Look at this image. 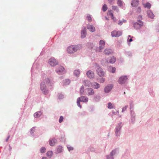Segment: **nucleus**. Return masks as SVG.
Masks as SVG:
<instances>
[{"label":"nucleus","mask_w":159,"mask_h":159,"mask_svg":"<svg viewBox=\"0 0 159 159\" xmlns=\"http://www.w3.org/2000/svg\"><path fill=\"white\" fill-rule=\"evenodd\" d=\"M65 82L64 83L65 85L69 84L70 82V80L68 79H66L65 80Z\"/></svg>","instance_id":"nucleus-36"},{"label":"nucleus","mask_w":159,"mask_h":159,"mask_svg":"<svg viewBox=\"0 0 159 159\" xmlns=\"http://www.w3.org/2000/svg\"><path fill=\"white\" fill-rule=\"evenodd\" d=\"M42 159H47V158L46 157H43V158H42Z\"/></svg>","instance_id":"nucleus-49"},{"label":"nucleus","mask_w":159,"mask_h":159,"mask_svg":"<svg viewBox=\"0 0 159 159\" xmlns=\"http://www.w3.org/2000/svg\"><path fill=\"white\" fill-rule=\"evenodd\" d=\"M46 148L45 147H42L40 149V152L41 153H44L45 152Z\"/></svg>","instance_id":"nucleus-34"},{"label":"nucleus","mask_w":159,"mask_h":159,"mask_svg":"<svg viewBox=\"0 0 159 159\" xmlns=\"http://www.w3.org/2000/svg\"><path fill=\"white\" fill-rule=\"evenodd\" d=\"M88 98L87 97L85 96H81L80 97L78 98L77 99V105L80 108H81V106L80 104V102H88Z\"/></svg>","instance_id":"nucleus-3"},{"label":"nucleus","mask_w":159,"mask_h":159,"mask_svg":"<svg viewBox=\"0 0 159 159\" xmlns=\"http://www.w3.org/2000/svg\"><path fill=\"white\" fill-rule=\"evenodd\" d=\"M58 97L59 99H61L63 98V95L61 94H59Z\"/></svg>","instance_id":"nucleus-43"},{"label":"nucleus","mask_w":159,"mask_h":159,"mask_svg":"<svg viewBox=\"0 0 159 159\" xmlns=\"http://www.w3.org/2000/svg\"><path fill=\"white\" fill-rule=\"evenodd\" d=\"M41 115L42 113L40 111H38L34 114V116L35 117L37 118L39 117Z\"/></svg>","instance_id":"nucleus-22"},{"label":"nucleus","mask_w":159,"mask_h":159,"mask_svg":"<svg viewBox=\"0 0 159 159\" xmlns=\"http://www.w3.org/2000/svg\"><path fill=\"white\" fill-rule=\"evenodd\" d=\"M128 41L130 42H131L133 41L132 38H130V39H129V38L128 39Z\"/></svg>","instance_id":"nucleus-48"},{"label":"nucleus","mask_w":159,"mask_h":159,"mask_svg":"<svg viewBox=\"0 0 159 159\" xmlns=\"http://www.w3.org/2000/svg\"><path fill=\"white\" fill-rule=\"evenodd\" d=\"M63 120V117L62 116H61L59 120V122L60 123L62 122Z\"/></svg>","instance_id":"nucleus-38"},{"label":"nucleus","mask_w":159,"mask_h":159,"mask_svg":"<svg viewBox=\"0 0 159 159\" xmlns=\"http://www.w3.org/2000/svg\"><path fill=\"white\" fill-rule=\"evenodd\" d=\"M112 87L113 85L111 84L107 86L104 89L105 92L106 93H109L112 89Z\"/></svg>","instance_id":"nucleus-14"},{"label":"nucleus","mask_w":159,"mask_h":159,"mask_svg":"<svg viewBox=\"0 0 159 159\" xmlns=\"http://www.w3.org/2000/svg\"><path fill=\"white\" fill-rule=\"evenodd\" d=\"M138 12L140 13L141 11V9L140 7H139L137 10Z\"/></svg>","instance_id":"nucleus-45"},{"label":"nucleus","mask_w":159,"mask_h":159,"mask_svg":"<svg viewBox=\"0 0 159 159\" xmlns=\"http://www.w3.org/2000/svg\"><path fill=\"white\" fill-rule=\"evenodd\" d=\"M52 151H49L47 152V156L51 157L52 155Z\"/></svg>","instance_id":"nucleus-27"},{"label":"nucleus","mask_w":159,"mask_h":159,"mask_svg":"<svg viewBox=\"0 0 159 159\" xmlns=\"http://www.w3.org/2000/svg\"><path fill=\"white\" fill-rule=\"evenodd\" d=\"M109 2L111 4H112L114 2V0H108Z\"/></svg>","instance_id":"nucleus-40"},{"label":"nucleus","mask_w":159,"mask_h":159,"mask_svg":"<svg viewBox=\"0 0 159 159\" xmlns=\"http://www.w3.org/2000/svg\"><path fill=\"white\" fill-rule=\"evenodd\" d=\"M87 29L89 30V31L91 32H94L95 31V28L93 25H88L87 26Z\"/></svg>","instance_id":"nucleus-16"},{"label":"nucleus","mask_w":159,"mask_h":159,"mask_svg":"<svg viewBox=\"0 0 159 159\" xmlns=\"http://www.w3.org/2000/svg\"><path fill=\"white\" fill-rule=\"evenodd\" d=\"M48 63L51 66H54L58 64V61L53 57L49 59Z\"/></svg>","instance_id":"nucleus-6"},{"label":"nucleus","mask_w":159,"mask_h":159,"mask_svg":"<svg viewBox=\"0 0 159 159\" xmlns=\"http://www.w3.org/2000/svg\"><path fill=\"white\" fill-rule=\"evenodd\" d=\"M84 83L85 86H89L90 84H91V86L94 89H97L100 87L99 84L96 82H93L91 83L89 81L86 80L84 81Z\"/></svg>","instance_id":"nucleus-2"},{"label":"nucleus","mask_w":159,"mask_h":159,"mask_svg":"<svg viewBox=\"0 0 159 159\" xmlns=\"http://www.w3.org/2000/svg\"><path fill=\"white\" fill-rule=\"evenodd\" d=\"M116 58L112 56L111 57L109 60V62L112 64L116 62ZM107 62H108V61H107Z\"/></svg>","instance_id":"nucleus-21"},{"label":"nucleus","mask_w":159,"mask_h":159,"mask_svg":"<svg viewBox=\"0 0 159 159\" xmlns=\"http://www.w3.org/2000/svg\"><path fill=\"white\" fill-rule=\"evenodd\" d=\"M86 29L85 28H84L82 30L81 32V38H84L85 37L86 35Z\"/></svg>","instance_id":"nucleus-15"},{"label":"nucleus","mask_w":159,"mask_h":159,"mask_svg":"<svg viewBox=\"0 0 159 159\" xmlns=\"http://www.w3.org/2000/svg\"><path fill=\"white\" fill-rule=\"evenodd\" d=\"M139 3L138 0H133L132 1L131 5L133 7H136L139 4Z\"/></svg>","instance_id":"nucleus-19"},{"label":"nucleus","mask_w":159,"mask_h":159,"mask_svg":"<svg viewBox=\"0 0 159 159\" xmlns=\"http://www.w3.org/2000/svg\"><path fill=\"white\" fill-rule=\"evenodd\" d=\"M84 92V86H82L80 89V94H82Z\"/></svg>","instance_id":"nucleus-30"},{"label":"nucleus","mask_w":159,"mask_h":159,"mask_svg":"<svg viewBox=\"0 0 159 159\" xmlns=\"http://www.w3.org/2000/svg\"><path fill=\"white\" fill-rule=\"evenodd\" d=\"M116 152L115 150L112 151L111 153V155L112 157L114 154H115Z\"/></svg>","instance_id":"nucleus-39"},{"label":"nucleus","mask_w":159,"mask_h":159,"mask_svg":"<svg viewBox=\"0 0 159 159\" xmlns=\"http://www.w3.org/2000/svg\"><path fill=\"white\" fill-rule=\"evenodd\" d=\"M104 52L106 55H109L112 53V51L110 49L106 48L104 50Z\"/></svg>","instance_id":"nucleus-17"},{"label":"nucleus","mask_w":159,"mask_h":159,"mask_svg":"<svg viewBox=\"0 0 159 159\" xmlns=\"http://www.w3.org/2000/svg\"><path fill=\"white\" fill-rule=\"evenodd\" d=\"M117 4L120 6H121L122 4V2L120 0H118L117 1Z\"/></svg>","instance_id":"nucleus-37"},{"label":"nucleus","mask_w":159,"mask_h":159,"mask_svg":"<svg viewBox=\"0 0 159 159\" xmlns=\"http://www.w3.org/2000/svg\"><path fill=\"white\" fill-rule=\"evenodd\" d=\"M118 131H117V130H116V134L117 133H118Z\"/></svg>","instance_id":"nucleus-51"},{"label":"nucleus","mask_w":159,"mask_h":159,"mask_svg":"<svg viewBox=\"0 0 159 159\" xmlns=\"http://www.w3.org/2000/svg\"><path fill=\"white\" fill-rule=\"evenodd\" d=\"M107 159H109L108 158V157H107Z\"/></svg>","instance_id":"nucleus-54"},{"label":"nucleus","mask_w":159,"mask_h":159,"mask_svg":"<svg viewBox=\"0 0 159 159\" xmlns=\"http://www.w3.org/2000/svg\"><path fill=\"white\" fill-rule=\"evenodd\" d=\"M97 74L100 77H102L105 75V72L103 70L102 68L98 67L96 70Z\"/></svg>","instance_id":"nucleus-8"},{"label":"nucleus","mask_w":159,"mask_h":159,"mask_svg":"<svg viewBox=\"0 0 159 159\" xmlns=\"http://www.w3.org/2000/svg\"><path fill=\"white\" fill-rule=\"evenodd\" d=\"M57 142V140L55 139H52L49 140V143L50 146H54L56 143Z\"/></svg>","instance_id":"nucleus-20"},{"label":"nucleus","mask_w":159,"mask_h":159,"mask_svg":"<svg viewBox=\"0 0 159 159\" xmlns=\"http://www.w3.org/2000/svg\"><path fill=\"white\" fill-rule=\"evenodd\" d=\"M122 34V33L120 31L114 30L111 33V35L112 37H119Z\"/></svg>","instance_id":"nucleus-10"},{"label":"nucleus","mask_w":159,"mask_h":159,"mask_svg":"<svg viewBox=\"0 0 159 159\" xmlns=\"http://www.w3.org/2000/svg\"><path fill=\"white\" fill-rule=\"evenodd\" d=\"M105 45V42L103 40H101L99 42V47L97 49L98 52H101L102 50L104 48Z\"/></svg>","instance_id":"nucleus-7"},{"label":"nucleus","mask_w":159,"mask_h":159,"mask_svg":"<svg viewBox=\"0 0 159 159\" xmlns=\"http://www.w3.org/2000/svg\"><path fill=\"white\" fill-rule=\"evenodd\" d=\"M87 20L89 22H90L92 21V18L90 16L88 15L87 16Z\"/></svg>","instance_id":"nucleus-35"},{"label":"nucleus","mask_w":159,"mask_h":159,"mask_svg":"<svg viewBox=\"0 0 159 159\" xmlns=\"http://www.w3.org/2000/svg\"><path fill=\"white\" fill-rule=\"evenodd\" d=\"M107 7L106 4H104L103 5L102 7V11L105 12L107 10Z\"/></svg>","instance_id":"nucleus-28"},{"label":"nucleus","mask_w":159,"mask_h":159,"mask_svg":"<svg viewBox=\"0 0 159 159\" xmlns=\"http://www.w3.org/2000/svg\"><path fill=\"white\" fill-rule=\"evenodd\" d=\"M143 23L141 20H138V21L134 24V27L136 29L140 28L143 26Z\"/></svg>","instance_id":"nucleus-5"},{"label":"nucleus","mask_w":159,"mask_h":159,"mask_svg":"<svg viewBox=\"0 0 159 159\" xmlns=\"http://www.w3.org/2000/svg\"><path fill=\"white\" fill-rule=\"evenodd\" d=\"M138 19H139V20H140L142 19V16H139L138 17Z\"/></svg>","instance_id":"nucleus-47"},{"label":"nucleus","mask_w":159,"mask_h":159,"mask_svg":"<svg viewBox=\"0 0 159 159\" xmlns=\"http://www.w3.org/2000/svg\"><path fill=\"white\" fill-rule=\"evenodd\" d=\"M47 84H50L51 85V84L50 83V80L48 78H46L44 81L41 83L40 84V89L43 92V93L44 94H46L48 93V90L47 89L45 85V82Z\"/></svg>","instance_id":"nucleus-1"},{"label":"nucleus","mask_w":159,"mask_h":159,"mask_svg":"<svg viewBox=\"0 0 159 159\" xmlns=\"http://www.w3.org/2000/svg\"><path fill=\"white\" fill-rule=\"evenodd\" d=\"M127 106H126L124 107H123L122 110V112H123L124 111H125L127 109Z\"/></svg>","instance_id":"nucleus-44"},{"label":"nucleus","mask_w":159,"mask_h":159,"mask_svg":"<svg viewBox=\"0 0 159 159\" xmlns=\"http://www.w3.org/2000/svg\"><path fill=\"white\" fill-rule=\"evenodd\" d=\"M80 73V71L79 70H75L74 72V75L77 77L79 76Z\"/></svg>","instance_id":"nucleus-23"},{"label":"nucleus","mask_w":159,"mask_h":159,"mask_svg":"<svg viewBox=\"0 0 159 159\" xmlns=\"http://www.w3.org/2000/svg\"><path fill=\"white\" fill-rule=\"evenodd\" d=\"M109 70L112 73H114L116 70V68L115 67H109Z\"/></svg>","instance_id":"nucleus-25"},{"label":"nucleus","mask_w":159,"mask_h":159,"mask_svg":"<svg viewBox=\"0 0 159 159\" xmlns=\"http://www.w3.org/2000/svg\"><path fill=\"white\" fill-rule=\"evenodd\" d=\"M62 147L61 146H59L57 148L58 153H60L62 152Z\"/></svg>","instance_id":"nucleus-29"},{"label":"nucleus","mask_w":159,"mask_h":159,"mask_svg":"<svg viewBox=\"0 0 159 159\" xmlns=\"http://www.w3.org/2000/svg\"><path fill=\"white\" fill-rule=\"evenodd\" d=\"M108 108L109 109H112L113 108V106L112 105L111 103L109 102L108 103Z\"/></svg>","instance_id":"nucleus-31"},{"label":"nucleus","mask_w":159,"mask_h":159,"mask_svg":"<svg viewBox=\"0 0 159 159\" xmlns=\"http://www.w3.org/2000/svg\"><path fill=\"white\" fill-rule=\"evenodd\" d=\"M126 21V20H120L118 23V24L120 25H121L123 23L125 22Z\"/></svg>","instance_id":"nucleus-33"},{"label":"nucleus","mask_w":159,"mask_h":159,"mask_svg":"<svg viewBox=\"0 0 159 159\" xmlns=\"http://www.w3.org/2000/svg\"><path fill=\"white\" fill-rule=\"evenodd\" d=\"M56 71L57 73L60 74L63 72L64 68L63 66H59L57 68Z\"/></svg>","instance_id":"nucleus-12"},{"label":"nucleus","mask_w":159,"mask_h":159,"mask_svg":"<svg viewBox=\"0 0 159 159\" xmlns=\"http://www.w3.org/2000/svg\"><path fill=\"white\" fill-rule=\"evenodd\" d=\"M86 75L90 79H93L94 77V72L91 70H89L87 71Z\"/></svg>","instance_id":"nucleus-11"},{"label":"nucleus","mask_w":159,"mask_h":159,"mask_svg":"<svg viewBox=\"0 0 159 159\" xmlns=\"http://www.w3.org/2000/svg\"><path fill=\"white\" fill-rule=\"evenodd\" d=\"M127 78L126 76H122L120 77L118 81V83L120 84H124L127 80Z\"/></svg>","instance_id":"nucleus-9"},{"label":"nucleus","mask_w":159,"mask_h":159,"mask_svg":"<svg viewBox=\"0 0 159 159\" xmlns=\"http://www.w3.org/2000/svg\"><path fill=\"white\" fill-rule=\"evenodd\" d=\"M148 16L150 18H153L154 17V15L153 13L150 11L148 10L147 11Z\"/></svg>","instance_id":"nucleus-18"},{"label":"nucleus","mask_w":159,"mask_h":159,"mask_svg":"<svg viewBox=\"0 0 159 159\" xmlns=\"http://www.w3.org/2000/svg\"><path fill=\"white\" fill-rule=\"evenodd\" d=\"M78 49V47L77 46L71 45L68 48L67 52L68 53L71 54L76 51Z\"/></svg>","instance_id":"nucleus-4"},{"label":"nucleus","mask_w":159,"mask_h":159,"mask_svg":"<svg viewBox=\"0 0 159 159\" xmlns=\"http://www.w3.org/2000/svg\"><path fill=\"white\" fill-rule=\"evenodd\" d=\"M67 148L69 151L73 149V148L71 147H67Z\"/></svg>","instance_id":"nucleus-42"},{"label":"nucleus","mask_w":159,"mask_h":159,"mask_svg":"<svg viewBox=\"0 0 159 159\" xmlns=\"http://www.w3.org/2000/svg\"><path fill=\"white\" fill-rule=\"evenodd\" d=\"M105 18L107 20H108L109 19L106 17H105Z\"/></svg>","instance_id":"nucleus-50"},{"label":"nucleus","mask_w":159,"mask_h":159,"mask_svg":"<svg viewBox=\"0 0 159 159\" xmlns=\"http://www.w3.org/2000/svg\"><path fill=\"white\" fill-rule=\"evenodd\" d=\"M86 91H87V94L89 96L93 95L94 94V91L93 89L91 88H88L86 89Z\"/></svg>","instance_id":"nucleus-13"},{"label":"nucleus","mask_w":159,"mask_h":159,"mask_svg":"<svg viewBox=\"0 0 159 159\" xmlns=\"http://www.w3.org/2000/svg\"><path fill=\"white\" fill-rule=\"evenodd\" d=\"M125 92H124V94H125Z\"/></svg>","instance_id":"nucleus-53"},{"label":"nucleus","mask_w":159,"mask_h":159,"mask_svg":"<svg viewBox=\"0 0 159 159\" xmlns=\"http://www.w3.org/2000/svg\"><path fill=\"white\" fill-rule=\"evenodd\" d=\"M105 79L102 78L100 80L99 82L101 83H103L105 81Z\"/></svg>","instance_id":"nucleus-41"},{"label":"nucleus","mask_w":159,"mask_h":159,"mask_svg":"<svg viewBox=\"0 0 159 159\" xmlns=\"http://www.w3.org/2000/svg\"><path fill=\"white\" fill-rule=\"evenodd\" d=\"M107 14L108 15L110 16L111 17L114 16L112 11L111 10H108L107 11Z\"/></svg>","instance_id":"nucleus-26"},{"label":"nucleus","mask_w":159,"mask_h":159,"mask_svg":"<svg viewBox=\"0 0 159 159\" xmlns=\"http://www.w3.org/2000/svg\"><path fill=\"white\" fill-rule=\"evenodd\" d=\"M111 18V19L113 20L114 21H116V18H115L114 17V16H113V17H112Z\"/></svg>","instance_id":"nucleus-46"},{"label":"nucleus","mask_w":159,"mask_h":159,"mask_svg":"<svg viewBox=\"0 0 159 159\" xmlns=\"http://www.w3.org/2000/svg\"><path fill=\"white\" fill-rule=\"evenodd\" d=\"M112 9L114 11H116L117 12H118V9L116 6H112Z\"/></svg>","instance_id":"nucleus-32"},{"label":"nucleus","mask_w":159,"mask_h":159,"mask_svg":"<svg viewBox=\"0 0 159 159\" xmlns=\"http://www.w3.org/2000/svg\"><path fill=\"white\" fill-rule=\"evenodd\" d=\"M128 37H130V35H129V36H128Z\"/></svg>","instance_id":"nucleus-52"},{"label":"nucleus","mask_w":159,"mask_h":159,"mask_svg":"<svg viewBox=\"0 0 159 159\" xmlns=\"http://www.w3.org/2000/svg\"><path fill=\"white\" fill-rule=\"evenodd\" d=\"M143 6L144 7H147L148 8H150L151 6L150 3L149 2H147L146 3L143 4Z\"/></svg>","instance_id":"nucleus-24"}]
</instances>
